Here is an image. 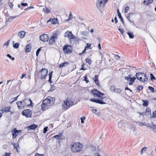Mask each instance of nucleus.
<instances>
[{"mask_svg":"<svg viewBox=\"0 0 156 156\" xmlns=\"http://www.w3.org/2000/svg\"><path fill=\"white\" fill-rule=\"evenodd\" d=\"M54 98L51 97V96L48 97L43 101L41 105V108L43 110H44L48 108V107L52 105L54 102L55 100Z\"/></svg>","mask_w":156,"mask_h":156,"instance_id":"obj_1","label":"nucleus"},{"mask_svg":"<svg viewBox=\"0 0 156 156\" xmlns=\"http://www.w3.org/2000/svg\"><path fill=\"white\" fill-rule=\"evenodd\" d=\"M83 147V145L79 142L72 144L71 145V151L73 153H77L80 151Z\"/></svg>","mask_w":156,"mask_h":156,"instance_id":"obj_2","label":"nucleus"},{"mask_svg":"<svg viewBox=\"0 0 156 156\" xmlns=\"http://www.w3.org/2000/svg\"><path fill=\"white\" fill-rule=\"evenodd\" d=\"M74 105L73 102L70 100L66 99L62 104V108L64 110H67L69 107Z\"/></svg>","mask_w":156,"mask_h":156,"instance_id":"obj_3","label":"nucleus"},{"mask_svg":"<svg viewBox=\"0 0 156 156\" xmlns=\"http://www.w3.org/2000/svg\"><path fill=\"white\" fill-rule=\"evenodd\" d=\"M29 101L30 104L32 103L30 99L25 100L24 101H18L16 102L17 107L19 109H23L26 106L28 102Z\"/></svg>","mask_w":156,"mask_h":156,"instance_id":"obj_4","label":"nucleus"},{"mask_svg":"<svg viewBox=\"0 0 156 156\" xmlns=\"http://www.w3.org/2000/svg\"><path fill=\"white\" fill-rule=\"evenodd\" d=\"M136 78L141 82H144L147 80L148 78L146 74L142 73H138L136 74Z\"/></svg>","mask_w":156,"mask_h":156,"instance_id":"obj_5","label":"nucleus"},{"mask_svg":"<svg viewBox=\"0 0 156 156\" xmlns=\"http://www.w3.org/2000/svg\"><path fill=\"white\" fill-rule=\"evenodd\" d=\"M48 72L47 69H42L39 73V77L41 79H45L47 76Z\"/></svg>","mask_w":156,"mask_h":156,"instance_id":"obj_6","label":"nucleus"},{"mask_svg":"<svg viewBox=\"0 0 156 156\" xmlns=\"http://www.w3.org/2000/svg\"><path fill=\"white\" fill-rule=\"evenodd\" d=\"M63 50L65 53L69 54L72 52V48L70 45H66L63 47Z\"/></svg>","mask_w":156,"mask_h":156,"instance_id":"obj_7","label":"nucleus"},{"mask_svg":"<svg viewBox=\"0 0 156 156\" xmlns=\"http://www.w3.org/2000/svg\"><path fill=\"white\" fill-rule=\"evenodd\" d=\"M21 113L22 115L27 118L31 117L32 112L30 110L27 109L23 111Z\"/></svg>","mask_w":156,"mask_h":156,"instance_id":"obj_8","label":"nucleus"},{"mask_svg":"<svg viewBox=\"0 0 156 156\" xmlns=\"http://www.w3.org/2000/svg\"><path fill=\"white\" fill-rule=\"evenodd\" d=\"M127 125L126 123L121 121L118 123V127L121 128L122 130H124L126 126Z\"/></svg>","mask_w":156,"mask_h":156,"instance_id":"obj_9","label":"nucleus"},{"mask_svg":"<svg viewBox=\"0 0 156 156\" xmlns=\"http://www.w3.org/2000/svg\"><path fill=\"white\" fill-rule=\"evenodd\" d=\"M57 33L56 32L53 34L52 36L51 37L49 40L50 44H51L55 42L57 38Z\"/></svg>","mask_w":156,"mask_h":156,"instance_id":"obj_10","label":"nucleus"},{"mask_svg":"<svg viewBox=\"0 0 156 156\" xmlns=\"http://www.w3.org/2000/svg\"><path fill=\"white\" fill-rule=\"evenodd\" d=\"M64 36L65 37H68L69 39H73L74 37L72 32L69 31H67L65 33Z\"/></svg>","mask_w":156,"mask_h":156,"instance_id":"obj_11","label":"nucleus"},{"mask_svg":"<svg viewBox=\"0 0 156 156\" xmlns=\"http://www.w3.org/2000/svg\"><path fill=\"white\" fill-rule=\"evenodd\" d=\"M20 132V130H17L16 128L14 129L13 130L11 131V132L12 135V138L14 139L16 138Z\"/></svg>","mask_w":156,"mask_h":156,"instance_id":"obj_12","label":"nucleus"},{"mask_svg":"<svg viewBox=\"0 0 156 156\" xmlns=\"http://www.w3.org/2000/svg\"><path fill=\"white\" fill-rule=\"evenodd\" d=\"M108 1V0H98L96 3V5L97 6L100 8L101 6V5L103 4L104 6L106 4L107 2Z\"/></svg>","mask_w":156,"mask_h":156,"instance_id":"obj_13","label":"nucleus"},{"mask_svg":"<svg viewBox=\"0 0 156 156\" xmlns=\"http://www.w3.org/2000/svg\"><path fill=\"white\" fill-rule=\"evenodd\" d=\"M48 38V36L47 34H43L40 37V40L44 42L47 41Z\"/></svg>","mask_w":156,"mask_h":156,"instance_id":"obj_14","label":"nucleus"},{"mask_svg":"<svg viewBox=\"0 0 156 156\" xmlns=\"http://www.w3.org/2000/svg\"><path fill=\"white\" fill-rule=\"evenodd\" d=\"M90 101H91L99 103L101 104H104L106 103L105 102V101H103L102 100H101L91 98L90 100Z\"/></svg>","mask_w":156,"mask_h":156,"instance_id":"obj_15","label":"nucleus"},{"mask_svg":"<svg viewBox=\"0 0 156 156\" xmlns=\"http://www.w3.org/2000/svg\"><path fill=\"white\" fill-rule=\"evenodd\" d=\"M50 22L51 24H56L58 23V21L57 18H54V19H50L49 20H48L47 21V23H49Z\"/></svg>","mask_w":156,"mask_h":156,"instance_id":"obj_16","label":"nucleus"},{"mask_svg":"<svg viewBox=\"0 0 156 156\" xmlns=\"http://www.w3.org/2000/svg\"><path fill=\"white\" fill-rule=\"evenodd\" d=\"M126 79H127L129 80V83L130 85H132L135 80L136 79V77H131L130 76H129L128 79V77H126Z\"/></svg>","mask_w":156,"mask_h":156,"instance_id":"obj_17","label":"nucleus"},{"mask_svg":"<svg viewBox=\"0 0 156 156\" xmlns=\"http://www.w3.org/2000/svg\"><path fill=\"white\" fill-rule=\"evenodd\" d=\"M93 80L97 86L99 87H100L101 86L99 83L98 75H95V76L93 78Z\"/></svg>","mask_w":156,"mask_h":156,"instance_id":"obj_18","label":"nucleus"},{"mask_svg":"<svg viewBox=\"0 0 156 156\" xmlns=\"http://www.w3.org/2000/svg\"><path fill=\"white\" fill-rule=\"evenodd\" d=\"M11 108L10 107H5L2 108V113L7 112H9Z\"/></svg>","mask_w":156,"mask_h":156,"instance_id":"obj_19","label":"nucleus"},{"mask_svg":"<svg viewBox=\"0 0 156 156\" xmlns=\"http://www.w3.org/2000/svg\"><path fill=\"white\" fill-rule=\"evenodd\" d=\"M104 95V94L101 93V92L99 91L98 93V94L97 97L99 98H101V100H102L103 101H104V99L105 98L103 97V96Z\"/></svg>","mask_w":156,"mask_h":156,"instance_id":"obj_20","label":"nucleus"},{"mask_svg":"<svg viewBox=\"0 0 156 156\" xmlns=\"http://www.w3.org/2000/svg\"><path fill=\"white\" fill-rule=\"evenodd\" d=\"M12 145H13L14 149H16V151L18 152H19V151L18 150V147H19V144H16L15 143L12 142Z\"/></svg>","mask_w":156,"mask_h":156,"instance_id":"obj_21","label":"nucleus"},{"mask_svg":"<svg viewBox=\"0 0 156 156\" xmlns=\"http://www.w3.org/2000/svg\"><path fill=\"white\" fill-rule=\"evenodd\" d=\"M18 35L21 38L24 37L25 35V33L24 31H22L19 32L18 34Z\"/></svg>","mask_w":156,"mask_h":156,"instance_id":"obj_22","label":"nucleus"},{"mask_svg":"<svg viewBox=\"0 0 156 156\" xmlns=\"http://www.w3.org/2000/svg\"><path fill=\"white\" fill-rule=\"evenodd\" d=\"M99 91L96 89H94L93 90H92L91 92L93 95H95L97 96Z\"/></svg>","mask_w":156,"mask_h":156,"instance_id":"obj_23","label":"nucleus"},{"mask_svg":"<svg viewBox=\"0 0 156 156\" xmlns=\"http://www.w3.org/2000/svg\"><path fill=\"white\" fill-rule=\"evenodd\" d=\"M153 0H144V4L145 5H147L149 4H151L153 2Z\"/></svg>","mask_w":156,"mask_h":156,"instance_id":"obj_24","label":"nucleus"},{"mask_svg":"<svg viewBox=\"0 0 156 156\" xmlns=\"http://www.w3.org/2000/svg\"><path fill=\"white\" fill-rule=\"evenodd\" d=\"M37 126H38L37 125H36V124H33L31 125L30 126H29L28 127V128H29L30 129H34L36 128L37 127Z\"/></svg>","mask_w":156,"mask_h":156,"instance_id":"obj_25","label":"nucleus"},{"mask_svg":"<svg viewBox=\"0 0 156 156\" xmlns=\"http://www.w3.org/2000/svg\"><path fill=\"white\" fill-rule=\"evenodd\" d=\"M69 63L67 62H64L61 64L59 66V67L62 68L63 67H66L67 66Z\"/></svg>","mask_w":156,"mask_h":156,"instance_id":"obj_26","label":"nucleus"},{"mask_svg":"<svg viewBox=\"0 0 156 156\" xmlns=\"http://www.w3.org/2000/svg\"><path fill=\"white\" fill-rule=\"evenodd\" d=\"M31 49V47L29 45H27L25 49V52L27 53L29 52Z\"/></svg>","mask_w":156,"mask_h":156,"instance_id":"obj_27","label":"nucleus"},{"mask_svg":"<svg viewBox=\"0 0 156 156\" xmlns=\"http://www.w3.org/2000/svg\"><path fill=\"white\" fill-rule=\"evenodd\" d=\"M62 133H60L59 135L55 136L54 137L57 139H60L62 138Z\"/></svg>","mask_w":156,"mask_h":156,"instance_id":"obj_28","label":"nucleus"},{"mask_svg":"<svg viewBox=\"0 0 156 156\" xmlns=\"http://www.w3.org/2000/svg\"><path fill=\"white\" fill-rule=\"evenodd\" d=\"M127 34L128 35L129 37L130 38H133L134 35L132 32H128Z\"/></svg>","mask_w":156,"mask_h":156,"instance_id":"obj_29","label":"nucleus"},{"mask_svg":"<svg viewBox=\"0 0 156 156\" xmlns=\"http://www.w3.org/2000/svg\"><path fill=\"white\" fill-rule=\"evenodd\" d=\"M53 73V71H51V72H50L49 73V79L48 80V81L50 83H51L52 82L51 81V79L52 78V74Z\"/></svg>","mask_w":156,"mask_h":156,"instance_id":"obj_30","label":"nucleus"},{"mask_svg":"<svg viewBox=\"0 0 156 156\" xmlns=\"http://www.w3.org/2000/svg\"><path fill=\"white\" fill-rule=\"evenodd\" d=\"M115 88H116L114 85H112L111 86V87L110 88V89L112 92H114Z\"/></svg>","mask_w":156,"mask_h":156,"instance_id":"obj_31","label":"nucleus"},{"mask_svg":"<svg viewBox=\"0 0 156 156\" xmlns=\"http://www.w3.org/2000/svg\"><path fill=\"white\" fill-rule=\"evenodd\" d=\"M122 91V90L120 88H115V92L117 93H120Z\"/></svg>","mask_w":156,"mask_h":156,"instance_id":"obj_32","label":"nucleus"},{"mask_svg":"<svg viewBox=\"0 0 156 156\" xmlns=\"http://www.w3.org/2000/svg\"><path fill=\"white\" fill-rule=\"evenodd\" d=\"M133 15V13H129L127 17V19L129 20V21L130 22H131L132 23H133V22L130 20V17L132 16Z\"/></svg>","mask_w":156,"mask_h":156,"instance_id":"obj_33","label":"nucleus"},{"mask_svg":"<svg viewBox=\"0 0 156 156\" xmlns=\"http://www.w3.org/2000/svg\"><path fill=\"white\" fill-rule=\"evenodd\" d=\"M55 89V87L53 85H51V87L49 89V91H52Z\"/></svg>","mask_w":156,"mask_h":156,"instance_id":"obj_34","label":"nucleus"},{"mask_svg":"<svg viewBox=\"0 0 156 156\" xmlns=\"http://www.w3.org/2000/svg\"><path fill=\"white\" fill-rule=\"evenodd\" d=\"M86 62V63H88L89 65L91 64L92 61L89 58H87L85 59Z\"/></svg>","mask_w":156,"mask_h":156,"instance_id":"obj_35","label":"nucleus"},{"mask_svg":"<svg viewBox=\"0 0 156 156\" xmlns=\"http://www.w3.org/2000/svg\"><path fill=\"white\" fill-rule=\"evenodd\" d=\"M143 105L144 106L146 107L148 105V102L147 101L143 100Z\"/></svg>","mask_w":156,"mask_h":156,"instance_id":"obj_36","label":"nucleus"},{"mask_svg":"<svg viewBox=\"0 0 156 156\" xmlns=\"http://www.w3.org/2000/svg\"><path fill=\"white\" fill-rule=\"evenodd\" d=\"M147 147H144L141 150L140 152V153L141 154H142L147 149Z\"/></svg>","mask_w":156,"mask_h":156,"instance_id":"obj_37","label":"nucleus"},{"mask_svg":"<svg viewBox=\"0 0 156 156\" xmlns=\"http://www.w3.org/2000/svg\"><path fill=\"white\" fill-rule=\"evenodd\" d=\"M19 44L16 43L13 44V47L16 48H19Z\"/></svg>","mask_w":156,"mask_h":156,"instance_id":"obj_38","label":"nucleus"},{"mask_svg":"<svg viewBox=\"0 0 156 156\" xmlns=\"http://www.w3.org/2000/svg\"><path fill=\"white\" fill-rule=\"evenodd\" d=\"M151 112H150L149 110L147 111V109H146V111L145 112V114L147 116H149L151 115Z\"/></svg>","mask_w":156,"mask_h":156,"instance_id":"obj_39","label":"nucleus"},{"mask_svg":"<svg viewBox=\"0 0 156 156\" xmlns=\"http://www.w3.org/2000/svg\"><path fill=\"white\" fill-rule=\"evenodd\" d=\"M84 64H82V66L80 69V70H85L87 69L85 67H84Z\"/></svg>","mask_w":156,"mask_h":156,"instance_id":"obj_40","label":"nucleus"},{"mask_svg":"<svg viewBox=\"0 0 156 156\" xmlns=\"http://www.w3.org/2000/svg\"><path fill=\"white\" fill-rule=\"evenodd\" d=\"M119 18L120 19L121 21L123 23H124V21L123 18H122V17L121 15V14L119 15H118Z\"/></svg>","mask_w":156,"mask_h":156,"instance_id":"obj_41","label":"nucleus"},{"mask_svg":"<svg viewBox=\"0 0 156 156\" xmlns=\"http://www.w3.org/2000/svg\"><path fill=\"white\" fill-rule=\"evenodd\" d=\"M84 79L83 80L85 81L86 83H88L89 82L88 80L87 79V76H84Z\"/></svg>","mask_w":156,"mask_h":156,"instance_id":"obj_42","label":"nucleus"},{"mask_svg":"<svg viewBox=\"0 0 156 156\" xmlns=\"http://www.w3.org/2000/svg\"><path fill=\"white\" fill-rule=\"evenodd\" d=\"M9 43L10 41L8 40L6 42L4 43V45L7 46L9 45Z\"/></svg>","mask_w":156,"mask_h":156,"instance_id":"obj_43","label":"nucleus"},{"mask_svg":"<svg viewBox=\"0 0 156 156\" xmlns=\"http://www.w3.org/2000/svg\"><path fill=\"white\" fill-rule=\"evenodd\" d=\"M148 89L150 90H151L152 92H154V88H153V87H151L149 86L148 87Z\"/></svg>","mask_w":156,"mask_h":156,"instance_id":"obj_44","label":"nucleus"},{"mask_svg":"<svg viewBox=\"0 0 156 156\" xmlns=\"http://www.w3.org/2000/svg\"><path fill=\"white\" fill-rule=\"evenodd\" d=\"M48 128V126H46L45 128H44L43 130V133H45L47 131V129Z\"/></svg>","mask_w":156,"mask_h":156,"instance_id":"obj_45","label":"nucleus"},{"mask_svg":"<svg viewBox=\"0 0 156 156\" xmlns=\"http://www.w3.org/2000/svg\"><path fill=\"white\" fill-rule=\"evenodd\" d=\"M138 125L141 126L145 125L144 123L142 122H139L138 123Z\"/></svg>","mask_w":156,"mask_h":156,"instance_id":"obj_46","label":"nucleus"},{"mask_svg":"<svg viewBox=\"0 0 156 156\" xmlns=\"http://www.w3.org/2000/svg\"><path fill=\"white\" fill-rule=\"evenodd\" d=\"M34 156H44V155L43 154H39L38 153H36Z\"/></svg>","mask_w":156,"mask_h":156,"instance_id":"obj_47","label":"nucleus"},{"mask_svg":"<svg viewBox=\"0 0 156 156\" xmlns=\"http://www.w3.org/2000/svg\"><path fill=\"white\" fill-rule=\"evenodd\" d=\"M85 119V117H81L80 118L81 122V123H84V120Z\"/></svg>","mask_w":156,"mask_h":156,"instance_id":"obj_48","label":"nucleus"},{"mask_svg":"<svg viewBox=\"0 0 156 156\" xmlns=\"http://www.w3.org/2000/svg\"><path fill=\"white\" fill-rule=\"evenodd\" d=\"M150 76H151V80H152L153 79H155V77H154V76H153V75L151 73L150 74Z\"/></svg>","mask_w":156,"mask_h":156,"instance_id":"obj_49","label":"nucleus"},{"mask_svg":"<svg viewBox=\"0 0 156 156\" xmlns=\"http://www.w3.org/2000/svg\"><path fill=\"white\" fill-rule=\"evenodd\" d=\"M143 87L141 86H138L137 87V89L139 90H142Z\"/></svg>","mask_w":156,"mask_h":156,"instance_id":"obj_50","label":"nucleus"},{"mask_svg":"<svg viewBox=\"0 0 156 156\" xmlns=\"http://www.w3.org/2000/svg\"><path fill=\"white\" fill-rule=\"evenodd\" d=\"M41 50V49H40V48H39V49H38L37 50V51H36V55H37V56H38V54H39V52Z\"/></svg>","mask_w":156,"mask_h":156,"instance_id":"obj_51","label":"nucleus"},{"mask_svg":"<svg viewBox=\"0 0 156 156\" xmlns=\"http://www.w3.org/2000/svg\"><path fill=\"white\" fill-rule=\"evenodd\" d=\"M115 59L117 60H119L120 58V57L117 55H115Z\"/></svg>","mask_w":156,"mask_h":156,"instance_id":"obj_52","label":"nucleus"},{"mask_svg":"<svg viewBox=\"0 0 156 156\" xmlns=\"http://www.w3.org/2000/svg\"><path fill=\"white\" fill-rule=\"evenodd\" d=\"M129 7L128 6L126 7L125 9V12H127V11L129 10Z\"/></svg>","mask_w":156,"mask_h":156,"instance_id":"obj_53","label":"nucleus"},{"mask_svg":"<svg viewBox=\"0 0 156 156\" xmlns=\"http://www.w3.org/2000/svg\"><path fill=\"white\" fill-rule=\"evenodd\" d=\"M152 117H156V110L153 112V115Z\"/></svg>","mask_w":156,"mask_h":156,"instance_id":"obj_54","label":"nucleus"},{"mask_svg":"<svg viewBox=\"0 0 156 156\" xmlns=\"http://www.w3.org/2000/svg\"><path fill=\"white\" fill-rule=\"evenodd\" d=\"M19 95L18 96L16 97H15L14 98H12V99H13V100L12 101V102L11 103H12L13 101L16 100L17 99V98H18V97H19Z\"/></svg>","mask_w":156,"mask_h":156,"instance_id":"obj_55","label":"nucleus"},{"mask_svg":"<svg viewBox=\"0 0 156 156\" xmlns=\"http://www.w3.org/2000/svg\"><path fill=\"white\" fill-rule=\"evenodd\" d=\"M9 7H10V8H12L13 6V5L12 3L9 2Z\"/></svg>","mask_w":156,"mask_h":156,"instance_id":"obj_56","label":"nucleus"},{"mask_svg":"<svg viewBox=\"0 0 156 156\" xmlns=\"http://www.w3.org/2000/svg\"><path fill=\"white\" fill-rule=\"evenodd\" d=\"M45 9H46V12L47 13H48L50 12V10L49 9L47 8L46 7L45 8Z\"/></svg>","mask_w":156,"mask_h":156,"instance_id":"obj_57","label":"nucleus"},{"mask_svg":"<svg viewBox=\"0 0 156 156\" xmlns=\"http://www.w3.org/2000/svg\"><path fill=\"white\" fill-rule=\"evenodd\" d=\"M15 18V16L11 17L9 18V20L10 21H11L13 19Z\"/></svg>","mask_w":156,"mask_h":156,"instance_id":"obj_58","label":"nucleus"},{"mask_svg":"<svg viewBox=\"0 0 156 156\" xmlns=\"http://www.w3.org/2000/svg\"><path fill=\"white\" fill-rule=\"evenodd\" d=\"M91 111L94 113H95L97 112V110L96 109H93L91 110Z\"/></svg>","mask_w":156,"mask_h":156,"instance_id":"obj_59","label":"nucleus"},{"mask_svg":"<svg viewBox=\"0 0 156 156\" xmlns=\"http://www.w3.org/2000/svg\"><path fill=\"white\" fill-rule=\"evenodd\" d=\"M120 31V32L121 33V34H123V30L121 29L120 28L118 29Z\"/></svg>","mask_w":156,"mask_h":156,"instance_id":"obj_60","label":"nucleus"},{"mask_svg":"<svg viewBox=\"0 0 156 156\" xmlns=\"http://www.w3.org/2000/svg\"><path fill=\"white\" fill-rule=\"evenodd\" d=\"M3 156H10V154L6 153L5 154H4Z\"/></svg>","mask_w":156,"mask_h":156,"instance_id":"obj_61","label":"nucleus"},{"mask_svg":"<svg viewBox=\"0 0 156 156\" xmlns=\"http://www.w3.org/2000/svg\"><path fill=\"white\" fill-rule=\"evenodd\" d=\"M72 15L71 14H69V18L68 20V21H69L71 19H72Z\"/></svg>","mask_w":156,"mask_h":156,"instance_id":"obj_62","label":"nucleus"},{"mask_svg":"<svg viewBox=\"0 0 156 156\" xmlns=\"http://www.w3.org/2000/svg\"><path fill=\"white\" fill-rule=\"evenodd\" d=\"M21 5L23 6H25L27 5V4L26 3H21Z\"/></svg>","mask_w":156,"mask_h":156,"instance_id":"obj_63","label":"nucleus"},{"mask_svg":"<svg viewBox=\"0 0 156 156\" xmlns=\"http://www.w3.org/2000/svg\"><path fill=\"white\" fill-rule=\"evenodd\" d=\"M152 129L154 132L156 133V128L153 127L152 128Z\"/></svg>","mask_w":156,"mask_h":156,"instance_id":"obj_64","label":"nucleus"}]
</instances>
